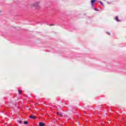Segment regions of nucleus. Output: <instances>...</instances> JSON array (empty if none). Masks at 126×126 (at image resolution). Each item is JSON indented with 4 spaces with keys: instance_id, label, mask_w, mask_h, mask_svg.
Instances as JSON below:
<instances>
[{
    "instance_id": "f257e3e1",
    "label": "nucleus",
    "mask_w": 126,
    "mask_h": 126,
    "mask_svg": "<svg viewBox=\"0 0 126 126\" xmlns=\"http://www.w3.org/2000/svg\"><path fill=\"white\" fill-rule=\"evenodd\" d=\"M38 5H39V2H36L34 3H33V4H31L30 5V7H37V6H38Z\"/></svg>"
},
{
    "instance_id": "f03ea898",
    "label": "nucleus",
    "mask_w": 126,
    "mask_h": 126,
    "mask_svg": "<svg viewBox=\"0 0 126 126\" xmlns=\"http://www.w3.org/2000/svg\"><path fill=\"white\" fill-rule=\"evenodd\" d=\"M30 118L31 119H33V120H36V119H37V117L35 116H30Z\"/></svg>"
},
{
    "instance_id": "7ed1b4c3",
    "label": "nucleus",
    "mask_w": 126,
    "mask_h": 126,
    "mask_svg": "<svg viewBox=\"0 0 126 126\" xmlns=\"http://www.w3.org/2000/svg\"><path fill=\"white\" fill-rule=\"evenodd\" d=\"M45 123H41V122H39V126H45Z\"/></svg>"
},
{
    "instance_id": "20e7f679",
    "label": "nucleus",
    "mask_w": 126,
    "mask_h": 126,
    "mask_svg": "<svg viewBox=\"0 0 126 126\" xmlns=\"http://www.w3.org/2000/svg\"><path fill=\"white\" fill-rule=\"evenodd\" d=\"M115 20H116V21L118 22H120L121 21V20H119V18L118 17H116Z\"/></svg>"
},
{
    "instance_id": "39448f33",
    "label": "nucleus",
    "mask_w": 126,
    "mask_h": 126,
    "mask_svg": "<svg viewBox=\"0 0 126 126\" xmlns=\"http://www.w3.org/2000/svg\"><path fill=\"white\" fill-rule=\"evenodd\" d=\"M95 1H96V0H91L92 4H94V2H95Z\"/></svg>"
},
{
    "instance_id": "423d86ee",
    "label": "nucleus",
    "mask_w": 126,
    "mask_h": 126,
    "mask_svg": "<svg viewBox=\"0 0 126 126\" xmlns=\"http://www.w3.org/2000/svg\"><path fill=\"white\" fill-rule=\"evenodd\" d=\"M24 124L25 125H27V124H28V122H27V121H25V122H24Z\"/></svg>"
},
{
    "instance_id": "0eeeda50",
    "label": "nucleus",
    "mask_w": 126,
    "mask_h": 126,
    "mask_svg": "<svg viewBox=\"0 0 126 126\" xmlns=\"http://www.w3.org/2000/svg\"><path fill=\"white\" fill-rule=\"evenodd\" d=\"M18 123H19L20 124H22V121H17Z\"/></svg>"
},
{
    "instance_id": "6e6552de",
    "label": "nucleus",
    "mask_w": 126,
    "mask_h": 126,
    "mask_svg": "<svg viewBox=\"0 0 126 126\" xmlns=\"http://www.w3.org/2000/svg\"><path fill=\"white\" fill-rule=\"evenodd\" d=\"M19 94H21V90H19Z\"/></svg>"
},
{
    "instance_id": "1a4fd4ad",
    "label": "nucleus",
    "mask_w": 126,
    "mask_h": 126,
    "mask_svg": "<svg viewBox=\"0 0 126 126\" xmlns=\"http://www.w3.org/2000/svg\"><path fill=\"white\" fill-rule=\"evenodd\" d=\"M94 10H96V11H98L99 10H98V9L95 8V9H94Z\"/></svg>"
},
{
    "instance_id": "9d476101",
    "label": "nucleus",
    "mask_w": 126,
    "mask_h": 126,
    "mask_svg": "<svg viewBox=\"0 0 126 126\" xmlns=\"http://www.w3.org/2000/svg\"><path fill=\"white\" fill-rule=\"evenodd\" d=\"M99 3H100V4H101V5H103V3H102V2L99 1Z\"/></svg>"
},
{
    "instance_id": "9b49d317",
    "label": "nucleus",
    "mask_w": 126,
    "mask_h": 126,
    "mask_svg": "<svg viewBox=\"0 0 126 126\" xmlns=\"http://www.w3.org/2000/svg\"><path fill=\"white\" fill-rule=\"evenodd\" d=\"M57 115H60V113H59V112H57Z\"/></svg>"
},
{
    "instance_id": "f8f14e48",
    "label": "nucleus",
    "mask_w": 126,
    "mask_h": 126,
    "mask_svg": "<svg viewBox=\"0 0 126 126\" xmlns=\"http://www.w3.org/2000/svg\"><path fill=\"white\" fill-rule=\"evenodd\" d=\"M61 117H63V115L62 114H60Z\"/></svg>"
},
{
    "instance_id": "ddd939ff",
    "label": "nucleus",
    "mask_w": 126,
    "mask_h": 126,
    "mask_svg": "<svg viewBox=\"0 0 126 126\" xmlns=\"http://www.w3.org/2000/svg\"><path fill=\"white\" fill-rule=\"evenodd\" d=\"M53 25H53V24H51V26H53Z\"/></svg>"
}]
</instances>
